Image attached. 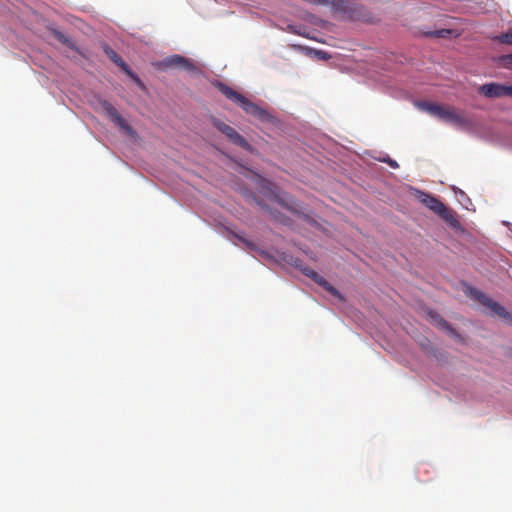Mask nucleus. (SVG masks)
<instances>
[{
	"label": "nucleus",
	"instance_id": "2",
	"mask_svg": "<svg viewBox=\"0 0 512 512\" xmlns=\"http://www.w3.org/2000/svg\"><path fill=\"white\" fill-rule=\"evenodd\" d=\"M417 106L432 116L454 126L461 127L467 124L466 118L453 107L442 106L427 101L418 102Z\"/></svg>",
	"mask_w": 512,
	"mask_h": 512
},
{
	"label": "nucleus",
	"instance_id": "14",
	"mask_svg": "<svg viewBox=\"0 0 512 512\" xmlns=\"http://www.w3.org/2000/svg\"><path fill=\"white\" fill-rule=\"evenodd\" d=\"M502 62L504 65H512V54H507L502 57Z\"/></svg>",
	"mask_w": 512,
	"mask_h": 512
},
{
	"label": "nucleus",
	"instance_id": "17",
	"mask_svg": "<svg viewBox=\"0 0 512 512\" xmlns=\"http://www.w3.org/2000/svg\"><path fill=\"white\" fill-rule=\"evenodd\" d=\"M240 241H242L243 243H245L248 247H253L254 245L248 241V240H245L243 239L242 237H239V236H236Z\"/></svg>",
	"mask_w": 512,
	"mask_h": 512
},
{
	"label": "nucleus",
	"instance_id": "5",
	"mask_svg": "<svg viewBox=\"0 0 512 512\" xmlns=\"http://www.w3.org/2000/svg\"><path fill=\"white\" fill-rule=\"evenodd\" d=\"M212 123H213L214 127H216L222 134H224L235 145H237L241 148H244L246 150H251V145L233 127H231L230 125H228L216 118H214L212 120Z\"/></svg>",
	"mask_w": 512,
	"mask_h": 512
},
{
	"label": "nucleus",
	"instance_id": "3",
	"mask_svg": "<svg viewBox=\"0 0 512 512\" xmlns=\"http://www.w3.org/2000/svg\"><path fill=\"white\" fill-rule=\"evenodd\" d=\"M417 199L424 204L427 208L437 214L452 228H459L460 223L455 216V212L446 207L439 199L435 198L429 193L417 191Z\"/></svg>",
	"mask_w": 512,
	"mask_h": 512
},
{
	"label": "nucleus",
	"instance_id": "16",
	"mask_svg": "<svg viewBox=\"0 0 512 512\" xmlns=\"http://www.w3.org/2000/svg\"><path fill=\"white\" fill-rule=\"evenodd\" d=\"M382 161L387 163L392 168H398L399 167L398 163L395 160L391 159V158L383 159Z\"/></svg>",
	"mask_w": 512,
	"mask_h": 512
},
{
	"label": "nucleus",
	"instance_id": "10",
	"mask_svg": "<svg viewBox=\"0 0 512 512\" xmlns=\"http://www.w3.org/2000/svg\"><path fill=\"white\" fill-rule=\"evenodd\" d=\"M117 126H119L123 131L127 132L130 135L134 134L133 128L123 119L122 116L116 117L114 122Z\"/></svg>",
	"mask_w": 512,
	"mask_h": 512
},
{
	"label": "nucleus",
	"instance_id": "11",
	"mask_svg": "<svg viewBox=\"0 0 512 512\" xmlns=\"http://www.w3.org/2000/svg\"><path fill=\"white\" fill-rule=\"evenodd\" d=\"M107 115L109 116V118L111 119V121L115 122L116 120V117H119L121 116L118 111L109 103H104L103 105Z\"/></svg>",
	"mask_w": 512,
	"mask_h": 512
},
{
	"label": "nucleus",
	"instance_id": "6",
	"mask_svg": "<svg viewBox=\"0 0 512 512\" xmlns=\"http://www.w3.org/2000/svg\"><path fill=\"white\" fill-rule=\"evenodd\" d=\"M159 69H167V68H179L185 71L194 72L197 70L194 62L188 58H185L181 55L175 54L169 57H166L161 62L157 64Z\"/></svg>",
	"mask_w": 512,
	"mask_h": 512
},
{
	"label": "nucleus",
	"instance_id": "9",
	"mask_svg": "<svg viewBox=\"0 0 512 512\" xmlns=\"http://www.w3.org/2000/svg\"><path fill=\"white\" fill-rule=\"evenodd\" d=\"M104 53L109 57V59L114 62L117 66H119L124 72H126L131 77L135 78L138 82L139 79L134 76V74L130 71L128 65L125 63V61L122 59V57L115 52L111 47L108 45L103 46Z\"/></svg>",
	"mask_w": 512,
	"mask_h": 512
},
{
	"label": "nucleus",
	"instance_id": "18",
	"mask_svg": "<svg viewBox=\"0 0 512 512\" xmlns=\"http://www.w3.org/2000/svg\"><path fill=\"white\" fill-rule=\"evenodd\" d=\"M258 205H261L264 209H267L268 210V207L265 206V205H262L261 202H258Z\"/></svg>",
	"mask_w": 512,
	"mask_h": 512
},
{
	"label": "nucleus",
	"instance_id": "19",
	"mask_svg": "<svg viewBox=\"0 0 512 512\" xmlns=\"http://www.w3.org/2000/svg\"><path fill=\"white\" fill-rule=\"evenodd\" d=\"M269 212H270V214H271L274 218H276V219H277V216L274 214V212H273V211H269Z\"/></svg>",
	"mask_w": 512,
	"mask_h": 512
},
{
	"label": "nucleus",
	"instance_id": "12",
	"mask_svg": "<svg viewBox=\"0 0 512 512\" xmlns=\"http://www.w3.org/2000/svg\"><path fill=\"white\" fill-rule=\"evenodd\" d=\"M451 34H452V30H450V29H440V30L430 32L427 35L437 37V38H445Z\"/></svg>",
	"mask_w": 512,
	"mask_h": 512
},
{
	"label": "nucleus",
	"instance_id": "4",
	"mask_svg": "<svg viewBox=\"0 0 512 512\" xmlns=\"http://www.w3.org/2000/svg\"><path fill=\"white\" fill-rule=\"evenodd\" d=\"M469 291H470V296L473 299L477 300L481 305L489 308L490 312L493 315H496V316H499V317L505 318V319L510 317V313L505 309V307H503L501 304L494 301L493 299H491L490 297H488L481 291L474 289V288H469Z\"/></svg>",
	"mask_w": 512,
	"mask_h": 512
},
{
	"label": "nucleus",
	"instance_id": "8",
	"mask_svg": "<svg viewBox=\"0 0 512 512\" xmlns=\"http://www.w3.org/2000/svg\"><path fill=\"white\" fill-rule=\"evenodd\" d=\"M303 274L312 279L315 283L319 284L326 291H328L331 295L340 297L338 290L333 287L328 281H326L322 276H320L316 271L311 268H303Z\"/></svg>",
	"mask_w": 512,
	"mask_h": 512
},
{
	"label": "nucleus",
	"instance_id": "7",
	"mask_svg": "<svg viewBox=\"0 0 512 512\" xmlns=\"http://www.w3.org/2000/svg\"><path fill=\"white\" fill-rule=\"evenodd\" d=\"M479 92L487 98L512 97V85L507 86L499 83H487L480 86Z\"/></svg>",
	"mask_w": 512,
	"mask_h": 512
},
{
	"label": "nucleus",
	"instance_id": "1",
	"mask_svg": "<svg viewBox=\"0 0 512 512\" xmlns=\"http://www.w3.org/2000/svg\"><path fill=\"white\" fill-rule=\"evenodd\" d=\"M214 86L229 100L238 104L247 114L257 118L262 122H269L272 120L271 114L258 106L257 104L248 100L245 96L240 94L239 92L233 90L226 84L216 81Z\"/></svg>",
	"mask_w": 512,
	"mask_h": 512
},
{
	"label": "nucleus",
	"instance_id": "15",
	"mask_svg": "<svg viewBox=\"0 0 512 512\" xmlns=\"http://www.w3.org/2000/svg\"><path fill=\"white\" fill-rule=\"evenodd\" d=\"M273 199L275 202L279 203L281 206L287 207V204L284 202V200L276 193H273Z\"/></svg>",
	"mask_w": 512,
	"mask_h": 512
},
{
	"label": "nucleus",
	"instance_id": "13",
	"mask_svg": "<svg viewBox=\"0 0 512 512\" xmlns=\"http://www.w3.org/2000/svg\"><path fill=\"white\" fill-rule=\"evenodd\" d=\"M499 42L512 45V32L503 33L498 37Z\"/></svg>",
	"mask_w": 512,
	"mask_h": 512
}]
</instances>
